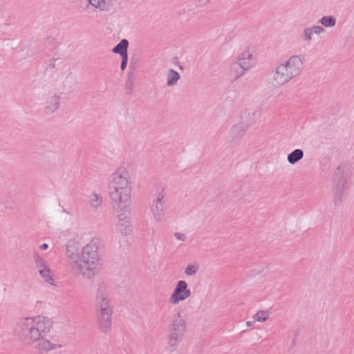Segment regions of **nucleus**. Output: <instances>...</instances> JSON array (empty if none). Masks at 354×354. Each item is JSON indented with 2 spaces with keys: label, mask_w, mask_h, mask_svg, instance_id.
I'll return each instance as SVG.
<instances>
[{
  "label": "nucleus",
  "mask_w": 354,
  "mask_h": 354,
  "mask_svg": "<svg viewBox=\"0 0 354 354\" xmlns=\"http://www.w3.org/2000/svg\"><path fill=\"white\" fill-rule=\"evenodd\" d=\"M255 322L256 321H254V319L253 321L252 320H249V321L246 322L245 324H246V326L248 327H252L254 325Z\"/></svg>",
  "instance_id": "cd10ccee"
},
{
  "label": "nucleus",
  "mask_w": 354,
  "mask_h": 354,
  "mask_svg": "<svg viewBox=\"0 0 354 354\" xmlns=\"http://www.w3.org/2000/svg\"><path fill=\"white\" fill-rule=\"evenodd\" d=\"M304 156L302 150L297 149L288 156V161L289 163L294 165L300 160Z\"/></svg>",
  "instance_id": "aec40b11"
},
{
  "label": "nucleus",
  "mask_w": 354,
  "mask_h": 354,
  "mask_svg": "<svg viewBox=\"0 0 354 354\" xmlns=\"http://www.w3.org/2000/svg\"><path fill=\"white\" fill-rule=\"evenodd\" d=\"M127 62H128V56L122 57L121 66H120V68H121L122 71L125 70V68H127Z\"/></svg>",
  "instance_id": "a878e982"
},
{
  "label": "nucleus",
  "mask_w": 354,
  "mask_h": 354,
  "mask_svg": "<svg viewBox=\"0 0 354 354\" xmlns=\"http://www.w3.org/2000/svg\"><path fill=\"white\" fill-rule=\"evenodd\" d=\"M319 23L326 28H330L335 26L336 19L331 16H324L319 19Z\"/></svg>",
  "instance_id": "4be33fe9"
},
{
  "label": "nucleus",
  "mask_w": 354,
  "mask_h": 354,
  "mask_svg": "<svg viewBox=\"0 0 354 354\" xmlns=\"http://www.w3.org/2000/svg\"><path fill=\"white\" fill-rule=\"evenodd\" d=\"M324 28L321 26H313L305 28L303 30L301 38L303 41L309 42L313 39V35H321L324 32Z\"/></svg>",
  "instance_id": "2eb2a0df"
},
{
  "label": "nucleus",
  "mask_w": 354,
  "mask_h": 354,
  "mask_svg": "<svg viewBox=\"0 0 354 354\" xmlns=\"http://www.w3.org/2000/svg\"><path fill=\"white\" fill-rule=\"evenodd\" d=\"M88 203L95 209L98 208L102 203V197L96 193H91L88 196Z\"/></svg>",
  "instance_id": "412c9836"
},
{
  "label": "nucleus",
  "mask_w": 354,
  "mask_h": 354,
  "mask_svg": "<svg viewBox=\"0 0 354 354\" xmlns=\"http://www.w3.org/2000/svg\"><path fill=\"white\" fill-rule=\"evenodd\" d=\"M247 70L236 62L232 63L229 69V77L232 80H236L243 75Z\"/></svg>",
  "instance_id": "dca6fc26"
},
{
  "label": "nucleus",
  "mask_w": 354,
  "mask_h": 354,
  "mask_svg": "<svg viewBox=\"0 0 354 354\" xmlns=\"http://www.w3.org/2000/svg\"><path fill=\"white\" fill-rule=\"evenodd\" d=\"M197 267L194 265H189L185 269V274L187 276H194L197 272Z\"/></svg>",
  "instance_id": "b1692460"
},
{
  "label": "nucleus",
  "mask_w": 354,
  "mask_h": 354,
  "mask_svg": "<svg viewBox=\"0 0 354 354\" xmlns=\"http://www.w3.org/2000/svg\"><path fill=\"white\" fill-rule=\"evenodd\" d=\"M270 314L268 311L259 310L253 316L254 321L257 322H264L269 319Z\"/></svg>",
  "instance_id": "5701e85b"
},
{
  "label": "nucleus",
  "mask_w": 354,
  "mask_h": 354,
  "mask_svg": "<svg viewBox=\"0 0 354 354\" xmlns=\"http://www.w3.org/2000/svg\"><path fill=\"white\" fill-rule=\"evenodd\" d=\"M131 178L127 167L120 166L109 179V196L111 204L131 201Z\"/></svg>",
  "instance_id": "20e7f679"
},
{
  "label": "nucleus",
  "mask_w": 354,
  "mask_h": 354,
  "mask_svg": "<svg viewBox=\"0 0 354 354\" xmlns=\"http://www.w3.org/2000/svg\"><path fill=\"white\" fill-rule=\"evenodd\" d=\"M304 67V57L302 55H295L290 56L286 61L279 64L273 73L272 84L274 87H280L292 78L299 75Z\"/></svg>",
  "instance_id": "39448f33"
},
{
  "label": "nucleus",
  "mask_w": 354,
  "mask_h": 354,
  "mask_svg": "<svg viewBox=\"0 0 354 354\" xmlns=\"http://www.w3.org/2000/svg\"><path fill=\"white\" fill-rule=\"evenodd\" d=\"M165 215L164 196L159 194L158 197L153 201L150 217L155 223H160L163 221Z\"/></svg>",
  "instance_id": "9b49d317"
},
{
  "label": "nucleus",
  "mask_w": 354,
  "mask_h": 354,
  "mask_svg": "<svg viewBox=\"0 0 354 354\" xmlns=\"http://www.w3.org/2000/svg\"><path fill=\"white\" fill-rule=\"evenodd\" d=\"M166 77L167 86H172L177 84L178 81L180 78V76L177 71L173 69H169L166 72Z\"/></svg>",
  "instance_id": "a211bd4d"
},
{
  "label": "nucleus",
  "mask_w": 354,
  "mask_h": 354,
  "mask_svg": "<svg viewBox=\"0 0 354 354\" xmlns=\"http://www.w3.org/2000/svg\"><path fill=\"white\" fill-rule=\"evenodd\" d=\"M338 169L336 173V177L334 181V186L333 189V200L335 203H339L346 197L348 189V182L346 176H339Z\"/></svg>",
  "instance_id": "9d476101"
},
{
  "label": "nucleus",
  "mask_w": 354,
  "mask_h": 354,
  "mask_svg": "<svg viewBox=\"0 0 354 354\" xmlns=\"http://www.w3.org/2000/svg\"><path fill=\"white\" fill-rule=\"evenodd\" d=\"M86 9L107 12L109 10V4L106 0H87Z\"/></svg>",
  "instance_id": "4468645a"
},
{
  "label": "nucleus",
  "mask_w": 354,
  "mask_h": 354,
  "mask_svg": "<svg viewBox=\"0 0 354 354\" xmlns=\"http://www.w3.org/2000/svg\"><path fill=\"white\" fill-rule=\"evenodd\" d=\"M53 326L51 319L44 315L20 317L15 323L13 332L22 345H37L39 351L49 353L63 348L59 339L46 337Z\"/></svg>",
  "instance_id": "f257e3e1"
},
{
  "label": "nucleus",
  "mask_w": 354,
  "mask_h": 354,
  "mask_svg": "<svg viewBox=\"0 0 354 354\" xmlns=\"http://www.w3.org/2000/svg\"><path fill=\"white\" fill-rule=\"evenodd\" d=\"M128 46L129 41L127 39H124L121 40L120 42L113 48L112 51L114 53L119 54L121 56V57L124 56L127 57L128 56Z\"/></svg>",
  "instance_id": "f3484780"
},
{
  "label": "nucleus",
  "mask_w": 354,
  "mask_h": 354,
  "mask_svg": "<svg viewBox=\"0 0 354 354\" xmlns=\"http://www.w3.org/2000/svg\"><path fill=\"white\" fill-rule=\"evenodd\" d=\"M132 202L111 204L118 216V230L122 234H127L131 230V205Z\"/></svg>",
  "instance_id": "0eeeda50"
},
{
  "label": "nucleus",
  "mask_w": 354,
  "mask_h": 354,
  "mask_svg": "<svg viewBox=\"0 0 354 354\" xmlns=\"http://www.w3.org/2000/svg\"><path fill=\"white\" fill-rule=\"evenodd\" d=\"M192 290L189 289L187 283L183 280L176 282L174 288L169 295L168 301L171 305L177 306L190 298Z\"/></svg>",
  "instance_id": "6e6552de"
},
{
  "label": "nucleus",
  "mask_w": 354,
  "mask_h": 354,
  "mask_svg": "<svg viewBox=\"0 0 354 354\" xmlns=\"http://www.w3.org/2000/svg\"><path fill=\"white\" fill-rule=\"evenodd\" d=\"M187 330V321L180 313L175 314L169 325L167 348L170 352L177 351Z\"/></svg>",
  "instance_id": "423d86ee"
},
{
  "label": "nucleus",
  "mask_w": 354,
  "mask_h": 354,
  "mask_svg": "<svg viewBox=\"0 0 354 354\" xmlns=\"http://www.w3.org/2000/svg\"><path fill=\"white\" fill-rule=\"evenodd\" d=\"M175 238L180 241H185L187 239V236L185 233L177 232L174 233Z\"/></svg>",
  "instance_id": "393cba45"
},
{
  "label": "nucleus",
  "mask_w": 354,
  "mask_h": 354,
  "mask_svg": "<svg viewBox=\"0 0 354 354\" xmlns=\"http://www.w3.org/2000/svg\"><path fill=\"white\" fill-rule=\"evenodd\" d=\"M249 128L248 123L238 122L234 124L230 130V136L233 140H240L246 133Z\"/></svg>",
  "instance_id": "ddd939ff"
},
{
  "label": "nucleus",
  "mask_w": 354,
  "mask_h": 354,
  "mask_svg": "<svg viewBox=\"0 0 354 354\" xmlns=\"http://www.w3.org/2000/svg\"><path fill=\"white\" fill-rule=\"evenodd\" d=\"M59 98L56 95L45 94L42 97L41 104L46 113H54L59 107Z\"/></svg>",
  "instance_id": "f8f14e48"
},
{
  "label": "nucleus",
  "mask_w": 354,
  "mask_h": 354,
  "mask_svg": "<svg viewBox=\"0 0 354 354\" xmlns=\"http://www.w3.org/2000/svg\"><path fill=\"white\" fill-rule=\"evenodd\" d=\"M252 55L248 50L244 51L238 58V61L236 62L241 66L248 70L250 67V62L251 59Z\"/></svg>",
  "instance_id": "6ab92c4d"
},
{
  "label": "nucleus",
  "mask_w": 354,
  "mask_h": 354,
  "mask_svg": "<svg viewBox=\"0 0 354 354\" xmlns=\"http://www.w3.org/2000/svg\"><path fill=\"white\" fill-rule=\"evenodd\" d=\"M33 260L35 268L44 281L50 286H55L53 273L47 261L37 252L34 253Z\"/></svg>",
  "instance_id": "1a4fd4ad"
},
{
  "label": "nucleus",
  "mask_w": 354,
  "mask_h": 354,
  "mask_svg": "<svg viewBox=\"0 0 354 354\" xmlns=\"http://www.w3.org/2000/svg\"><path fill=\"white\" fill-rule=\"evenodd\" d=\"M96 322L100 332H111L114 314V302L111 290L105 286L98 288L95 299Z\"/></svg>",
  "instance_id": "7ed1b4c3"
},
{
  "label": "nucleus",
  "mask_w": 354,
  "mask_h": 354,
  "mask_svg": "<svg viewBox=\"0 0 354 354\" xmlns=\"http://www.w3.org/2000/svg\"><path fill=\"white\" fill-rule=\"evenodd\" d=\"M80 239L77 236L69 239L66 244V256L72 270L85 279L96 276L101 268L100 241L92 238L80 252Z\"/></svg>",
  "instance_id": "f03ea898"
},
{
  "label": "nucleus",
  "mask_w": 354,
  "mask_h": 354,
  "mask_svg": "<svg viewBox=\"0 0 354 354\" xmlns=\"http://www.w3.org/2000/svg\"><path fill=\"white\" fill-rule=\"evenodd\" d=\"M39 248L41 250H46L49 248V245L47 243H43V244L40 245Z\"/></svg>",
  "instance_id": "bb28decb"
}]
</instances>
